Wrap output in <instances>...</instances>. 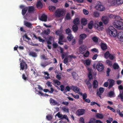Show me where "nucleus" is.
I'll use <instances>...</instances> for the list:
<instances>
[{"mask_svg": "<svg viewBox=\"0 0 123 123\" xmlns=\"http://www.w3.org/2000/svg\"><path fill=\"white\" fill-rule=\"evenodd\" d=\"M108 32L110 35L112 37H115L117 35V30L113 27L110 26L108 28Z\"/></svg>", "mask_w": 123, "mask_h": 123, "instance_id": "obj_1", "label": "nucleus"}, {"mask_svg": "<svg viewBox=\"0 0 123 123\" xmlns=\"http://www.w3.org/2000/svg\"><path fill=\"white\" fill-rule=\"evenodd\" d=\"M113 25L115 27L118 29H123V22L120 20H115L113 23Z\"/></svg>", "mask_w": 123, "mask_h": 123, "instance_id": "obj_2", "label": "nucleus"}, {"mask_svg": "<svg viewBox=\"0 0 123 123\" xmlns=\"http://www.w3.org/2000/svg\"><path fill=\"white\" fill-rule=\"evenodd\" d=\"M55 16L57 17H60L63 16L65 14L64 12L62 9H58L55 12Z\"/></svg>", "mask_w": 123, "mask_h": 123, "instance_id": "obj_3", "label": "nucleus"}, {"mask_svg": "<svg viewBox=\"0 0 123 123\" xmlns=\"http://www.w3.org/2000/svg\"><path fill=\"white\" fill-rule=\"evenodd\" d=\"M27 69V64L25 62H22L20 64V69L23 70H25V71Z\"/></svg>", "mask_w": 123, "mask_h": 123, "instance_id": "obj_4", "label": "nucleus"}, {"mask_svg": "<svg viewBox=\"0 0 123 123\" xmlns=\"http://www.w3.org/2000/svg\"><path fill=\"white\" fill-rule=\"evenodd\" d=\"M104 66L101 63H98L97 65L96 68L98 71H102L104 70Z\"/></svg>", "mask_w": 123, "mask_h": 123, "instance_id": "obj_5", "label": "nucleus"}, {"mask_svg": "<svg viewBox=\"0 0 123 123\" xmlns=\"http://www.w3.org/2000/svg\"><path fill=\"white\" fill-rule=\"evenodd\" d=\"M28 12L30 13H34L35 8L34 6H28L27 7Z\"/></svg>", "mask_w": 123, "mask_h": 123, "instance_id": "obj_6", "label": "nucleus"}, {"mask_svg": "<svg viewBox=\"0 0 123 123\" xmlns=\"http://www.w3.org/2000/svg\"><path fill=\"white\" fill-rule=\"evenodd\" d=\"M86 49V47L84 45H81L79 47L80 52L82 54H84Z\"/></svg>", "mask_w": 123, "mask_h": 123, "instance_id": "obj_7", "label": "nucleus"}, {"mask_svg": "<svg viewBox=\"0 0 123 123\" xmlns=\"http://www.w3.org/2000/svg\"><path fill=\"white\" fill-rule=\"evenodd\" d=\"M95 8L97 10L100 11H103L105 9V7L99 4L96 6Z\"/></svg>", "mask_w": 123, "mask_h": 123, "instance_id": "obj_8", "label": "nucleus"}, {"mask_svg": "<svg viewBox=\"0 0 123 123\" xmlns=\"http://www.w3.org/2000/svg\"><path fill=\"white\" fill-rule=\"evenodd\" d=\"M85 111V110L83 109H79L77 111L76 113L78 116H80L84 114Z\"/></svg>", "mask_w": 123, "mask_h": 123, "instance_id": "obj_9", "label": "nucleus"}, {"mask_svg": "<svg viewBox=\"0 0 123 123\" xmlns=\"http://www.w3.org/2000/svg\"><path fill=\"white\" fill-rule=\"evenodd\" d=\"M117 37L120 41L123 42V31H121L118 32L117 34Z\"/></svg>", "mask_w": 123, "mask_h": 123, "instance_id": "obj_10", "label": "nucleus"}, {"mask_svg": "<svg viewBox=\"0 0 123 123\" xmlns=\"http://www.w3.org/2000/svg\"><path fill=\"white\" fill-rule=\"evenodd\" d=\"M71 88L72 90L75 93H78L80 90V89L76 86H71Z\"/></svg>", "mask_w": 123, "mask_h": 123, "instance_id": "obj_11", "label": "nucleus"}, {"mask_svg": "<svg viewBox=\"0 0 123 123\" xmlns=\"http://www.w3.org/2000/svg\"><path fill=\"white\" fill-rule=\"evenodd\" d=\"M47 16L45 14H43L41 15L39 19L41 21L46 22L47 21Z\"/></svg>", "mask_w": 123, "mask_h": 123, "instance_id": "obj_12", "label": "nucleus"}, {"mask_svg": "<svg viewBox=\"0 0 123 123\" xmlns=\"http://www.w3.org/2000/svg\"><path fill=\"white\" fill-rule=\"evenodd\" d=\"M109 83V85L108 87L109 89L111 88L114 85L115 82V81L112 79H109L108 80Z\"/></svg>", "mask_w": 123, "mask_h": 123, "instance_id": "obj_13", "label": "nucleus"}, {"mask_svg": "<svg viewBox=\"0 0 123 123\" xmlns=\"http://www.w3.org/2000/svg\"><path fill=\"white\" fill-rule=\"evenodd\" d=\"M83 63L86 66H89L90 64L91 61L89 59H86L83 61Z\"/></svg>", "mask_w": 123, "mask_h": 123, "instance_id": "obj_14", "label": "nucleus"}, {"mask_svg": "<svg viewBox=\"0 0 123 123\" xmlns=\"http://www.w3.org/2000/svg\"><path fill=\"white\" fill-rule=\"evenodd\" d=\"M100 46L101 49L103 50H105L107 49V46L105 43H101Z\"/></svg>", "mask_w": 123, "mask_h": 123, "instance_id": "obj_15", "label": "nucleus"}, {"mask_svg": "<svg viewBox=\"0 0 123 123\" xmlns=\"http://www.w3.org/2000/svg\"><path fill=\"white\" fill-rule=\"evenodd\" d=\"M24 25L28 28H32V24L28 22H25Z\"/></svg>", "mask_w": 123, "mask_h": 123, "instance_id": "obj_16", "label": "nucleus"}, {"mask_svg": "<svg viewBox=\"0 0 123 123\" xmlns=\"http://www.w3.org/2000/svg\"><path fill=\"white\" fill-rule=\"evenodd\" d=\"M73 23L74 25H77L79 24L80 23L79 18H75L73 21Z\"/></svg>", "mask_w": 123, "mask_h": 123, "instance_id": "obj_17", "label": "nucleus"}, {"mask_svg": "<svg viewBox=\"0 0 123 123\" xmlns=\"http://www.w3.org/2000/svg\"><path fill=\"white\" fill-rule=\"evenodd\" d=\"M29 55L30 56L34 57H36L37 56V53L32 51H31L29 52Z\"/></svg>", "mask_w": 123, "mask_h": 123, "instance_id": "obj_18", "label": "nucleus"}, {"mask_svg": "<svg viewBox=\"0 0 123 123\" xmlns=\"http://www.w3.org/2000/svg\"><path fill=\"white\" fill-rule=\"evenodd\" d=\"M50 104L54 105H55L58 104L57 102L52 98L50 99Z\"/></svg>", "mask_w": 123, "mask_h": 123, "instance_id": "obj_19", "label": "nucleus"}, {"mask_svg": "<svg viewBox=\"0 0 123 123\" xmlns=\"http://www.w3.org/2000/svg\"><path fill=\"white\" fill-rule=\"evenodd\" d=\"M62 28V27L61 26L60 29L55 31V33L57 35L59 36L62 34V31L61 29Z\"/></svg>", "mask_w": 123, "mask_h": 123, "instance_id": "obj_20", "label": "nucleus"}, {"mask_svg": "<svg viewBox=\"0 0 123 123\" xmlns=\"http://www.w3.org/2000/svg\"><path fill=\"white\" fill-rule=\"evenodd\" d=\"M36 6L38 8H41L43 7V4L40 1H39L36 4Z\"/></svg>", "mask_w": 123, "mask_h": 123, "instance_id": "obj_21", "label": "nucleus"}, {"mask_svg": "<svg viewBox=\"0 0 123 123\" xmlns=\"http://www.w3.org/2000/svg\"><path fill=\"white\" fill-rule=\"evenodd\" d=\"M93 88L94 89L96 88L98 86V82L97 81L94 80L93 82Z\"/></svg>", "mask_w": 123, "mask_h": 123, "instance_id": "obj_22", "label": "nucleus"}, {"mask_svg": "<svg viewBox=\"0 0 123 123\" xmlns=\"http://www.w3.org/2000/svg\"><path fill=\"white\" fill-rule=\"evenodd\" d=\"M115 96V93L113 91H111L109 92L108 94V97L111 98Z\"/></svg>", "mask_w": 123, "mask_h": 123, "instance_id": "obj_23", "label": "nucleus"}, {"mask_svg": "<svg viewBox=\"0 0 123 123\" xmlns=\"http://www.w3.org/2000/svg\"><path fill=\"white\" fill-rule=\"evenodd\" d=\"M73 31L74 32H76L78 29V27L77 25H74L72 27Z\"/></svg>", "mask_w": 123, "mask_h": 123, "instance_id": "obj_24", "label": "nucleus"}, {"mask_svg": "<svg viewBox=\"0 0 123 123\" xmlns=\"http://www.w3.org/2000/svg\"><path fill=\"white\" fill-rule=\"evenodd\" d=\"M28 10V8L27 7H26L22 9V15L23 16H24L26 13L27 10Z\"/></svg>", "mask_w": 123, "mask_h": 123, "instance_id": "obj_25", "label": "nucleus"}, {"mask_svg": "<svg viewBox=\"0 0 123 123\" xmlns=\"http://www.w3.org/2000/svg\"><path fill=\"white\" fill-rule=\"evenodd\" d=\"M43 91L44 92H49L51 93H52L54 91V90L53 88L51 87L50 88V91H49V90L47 89H44Z\"/></svg>", "mask_w": 123, "mask_h": 123, "instance_id": "obj_26", "label": "nucleus"}, {"mask_svg": "<svg viewBox=\"0 0 123 123\" xmlns=\"http://www.w3.org/2000/svg\"><path fill=\"white\" fill-rule=\"evenodd\" d=\"M103 115L99 113H97L96 115V117L97 118L102 119L104 117Z\"/></svg>", "mask_w": 123, "mask_h": 123, "instance_id": "obj_27", "label": "nucleus"}, {"mask_svg": "<svg viewBox=\"0 0 123 123\" xmlns=\"http://www.w3.org/2000/svg\"><path fill=\"white\" fill-rule=\"evenodd\" d=\"M93 23L92 21H91L88 25V27L89 29H92L93 26Z\"/></svg>", "mask_w": 123, "mask_h": 123, "instance_id": "obj_28", "label": "nucleus"}, {"mask_svg": "<svg viewBox=\"0 0 123 123\" xmlns=\"http://www.w3.org/2000/svg\"><path fill=\"white\" fill-rule=\"evenodd\" d=\"M86 35L85 34H80V39L84 40L86 37Z\"/></svg>", "mask_w": 123, "mask_h": 123, "instance_id": "obj_29", "label": "nucleus"}, {"mask_svg": "<svg viewBox=\"0 0 123 123\" xmlns=\"http://www.w3.org/2000/svg\"><path fill=\"white\" fill-rule=\"evenodd\" d=\"M81 24L83 25H86L87 23V20L85 18L82 19L81 20Z\"/></svg>", "mask_w": 123, "mask_h": 123, "instance_id": "obj_30", "label": "nucleus"}, {"mask_svg": "<svg viewBox=\"0 0 123 123\" xmlns=\"http://www.w3.org/2000/svg\"><path fill=\"white\" fill-rule=\"evenodd\" d=\"M66 33L68 35H70L71 34V30L69 28H68L66 29L65 30Z\"/></svg>", "mask_w": 123, "mask_h": 123, "instance_id": "obj_31", "label": "nucleus"}, {"mask_svg": "<svg viewBox=\"0 0 123 123\" xmlns=\"http://www.w3.org/2000/svg\"><path fill=\"white\" fill-rule=\"evenodd\" d=\"M50 32V29H48L46 30H45L43 32L44 34L45 35H48Z\"/></svg>", "mask_w": 123, "mask_h": 123, "instance_id": "obj_32", "label": "nucleus"}, {"mask_svg": "<svg viewBox=\"0 0 123 123\" xmlns=\"http://www.w3.org/2000/svg\"><path fill=\"white\" fill-rule=\"evenodd\" d=\"M62 75V73L60 72H59V74H56V78L59 80H60L61 79V75Z\"/></svg>", "mask_w": 123, "mask_h": 123, "instance_id": "obj_33", "label": "nucleus"}, {"mask_svg": "<svg viewBox=\"0 0 123 123\" xmlns=\"http://www.w3.org/2000/svg\"><path fill=\"white\" fill-rule=\"evenodd\" d=\"M110 54L109 51H107L104 54V56L106 58H107L109 57Z\"/></svg>", "mask_w": 123, "mask_h": 123, "instance_id": "obj_34", "label": "nucleus"}, {"mask_svg": "<svg viewBox=\"0 0 123 123\" xmlns=\"http://www.w3.org/2000/svg\"><path fill=\"white\" fill-rule=\"evenodd\" d=\"M106 64L108 65L109 66H111L112 65V62L111 61L109 60H106Z\"/></svg>", "mask_w": 123, "mask_h": 123, "instance_id": "obj_35", "label": "nucleus"}, {"mask_svg": "<svg viewBox=\"0 0 123 123\" xmlns=\"http://www.w3.org/2000/svg\"><path fill=\"white\" fill-rule=\"evenodd\" d=\"M113 67L114 69H118L119 68V67L118 64L116 63H115L113 64Z\"/></svg>", "mask_w": 123, "mask_h": 123, "instance_id": "obj_36", "label": "nucleus"}, {"mask_svg": "<svg viewBox=\"0 0 123 123\" xmlns=\"http://www.w3.org/2000/svg\"><path fill=\"white\" fill-rule=\"evenodd\" d=\"M72 74L73 78L75 80L76 79L78 76L77 74L73 72L72 73Z\"/></svg>", "mask_w": 123, "mask_h": 123, "instance_id": "obj_37", "label": "nucleus"}, {"mask_svg": "<svg viewBox=\"0 0 123 123\" xmlns=\"http://www.w3.org/2000/svg\"><path fill=\"white\" fill-rule=\"evenodd\" d=\"M22 79H23L25 81L28 80V77L26 76L24 74H22Z\"/></svg>", "mask_w": 123, "mask_h": 123, "instance_id": "obj_38", "label": "nucleus"}, {"mask_svg": "<svg viewBox=\"0 0 123 123\" xmlns=\"http://www.w3.org/2000/svg\"><path fill=\"white\" fill-rule=\"evenodd\" d=\"M89 80H91L92 79V75L91 71H90L88 75Z\"/></svg>", "mask_w": 123, "mask_h": 123, "instance_id": "obj_39", "label": "nucleus"}, {"mask_svg": "<svg viewBox=\"0 0 123 123\" xmlns=\"http://www.w3.org/2000/svg\"><path fill=\"white\" fill-rule=\"evenodd\" d=\"M49 10L51 11H53L55 10L56 7L54 6H49Z\"/></svg>", "mask_w": 123, "mask_h": 123, "instance_id": "obj_40", "label": "nucleus"}, {"mask_svg": "<svg viewBox=\"0 0 123 123\" xmlns=\"http://www.w3.org/2000/svg\"><path fill=\"white\" fill-rule=\"evenodd\" d=\"M93 15L95 17H98L99 16V13L97 11H95L94 12Z\"/></svg>", "mask_w": 123, "mask_h": 123, "instance_id": "obj_41", "label": "nucleus"}, {"mask_svg": "<svg viewBox=\"0 0 123 123\" xmlns=\"http://www.w3.org/2000/svg\"><path fill=\"white\" fill-rule=\"evenodd\" d=\"M47 63V61H45L43 63H42L41 64V65L44 68L48 65Z\"/></svg>", "mask_w": 123, "mask_h": 123, "instance_id": "obj_42", "label": "nucleus"}, {"mask_svg": "<svg viewBox=\"0 0 123 123\" xmlns=\"http://www.w3.org/2000/svg\"><path fill=\"white\" fill-rule=\"evenodd\" d=\"M62 114H60V112H58L57 113L55 116V117L57 116L58 117L61 119H62Z\"/></svg>", "mask_w": 123, "mask_h": 123, "instance_id": "obj_43", "label": "nucleus"}, {"mask_svg": "<svg viewBox=\"0 0 123 123\" xmlns=\"http://www.w3.org/2000/svg\"><path fill=\"white\" fill-rule=\"evenodd\" d=\"M62 110L64 111L69 113V109L68 107H64L62 108Z\"/></svg>", "mask_w": 123, "mask_h": 123, "instance_id": "obj_44", "label": "nucleus"}, {"mask_svg": "<svg viewBox=\"0 0 123 123\" xmlns=\"http://www.w3.org/2000/svg\"><path fill=\"white\" fill-rule=\"evenodd\" d=\"M111 71V70L110 68H107L106 70V76H109L110 73Z\"/></svg>", "mask_w": 123, "mask_h": 123, "instance_id": "obj_45", "label": "nucleus"}, {"mask_svg": "<svg viewBox=\"0 0 123 123\" xmlns=\"http://www.w3.org/2000/svg\"><path fill=\"white\" fill-rule=\"evenodd\" d=\"M73 38V37L71 34L68 35L67 37V38L69 41H71Z\"/></svg>", "mask_w": 123, "mask_h": 123, "instance_id": "obj_46", "label": "nucleus"}, {"mask_svg": "<svg viewBox=\"0 0 123 123\" xmlns=\"http://www.w3.org/2000/svg\"><path fill=\"white\" fill-rule=\"evenodd\" d=\"M38 93L39 94H41V95L42 96H49L48 94H46V93L44 94L42 92H41L40 91H38Z\"/></svg>", "mask_w": 123, "mask_h": 123, "instance_id": "obj_47", "label": "nucleus"}, {"mask_svg": "<svg viewBox=\"0 0 123 123\" xmlns=\"http://www.w3.org/2000/svg\"><path fill=\"white\" fill-rule=\"evenodd\" d=\"M59 38L58 39L59 41H62L64 37V36L62 34L59 36Z\"/></svg>", "mask_w": 123, "mask_h": 123, "instance_id": "obj_48", "label": "nucleus"}, {"mask_svg": "<svg viewBox=\"0 0 123 123\" xmlns=\"http://www.w3.org/2000/svg\"><path fill=\"white\" fill-rule=\"evenodd\" d=\"M103 21L105 25L107 24H108L109 22V19L108 18H106L105 19H104L103 20Z\"/></svg>", "mask_w": 123, "mask_h": 123, "instance_id": "obj_49", "label": "nucleus"}, {"mask_svg": "<svg viewBox=\"0 0 123 123\" xmlns=\"http://www.w3.org/2000/svg\"><path fill=\"white\" fill-rule=\"evenodd\" d=\"M123 3V0H117V4L118 5H121Z\"/></svg>", "mask_w": 123, "mask_h": 123, "instance_id": "obj_50", "label": "nucleus"}, {"mask_svg": "<svg viewBox=\"0 0 123 123\" xmlns=\"http://www.w3.org/2000/svg\"><path fill=\"white\" fill-rule=\"evenodd\" d=\"M92 40L94 42L97 43L98 42V38L96 37H94L92 38Z\"/></svg>", "mask_w": 123, "mask_h": 123, "instance_id": "obj_51", "label": "nucleus"}, {"mask_svg": "<svg viewBox=\"0 0 123 123\" xmlns=\"http://www.w3.org/2000/svg\"><path fill=\"white\" fill-rule=\"evenodd\" d=\"M66 18V19L68 20H70L71 19L70 14L69 13H68L67 14Z\"/></svg>", "mask_w": 123, "mask_h": 123, "instance_id": "obj_52", "label": "nucleus"}, {"mask_svg": "<svg viewBox=\"0 0 123 123\" xmlns=\"http://www.w3.org/2000/svg\"><path fill=\"white\" fill-rule=\"evenodd\" d=\"M71 94L76 99H79V96L78 95H74L73 93H71Z\"/></svg>", "mask_w": 123, "mask_h": 123, "instance_id": "obj_53", "label": "nucleus"}, {"mask_svg": "<svg viewBox=\"0 0 123 123\" xmlns=\"http://www.w3.org/2000/svg\"><path fill=\"white\" fill-rule=\"evenodd\" d=\"M111 4L112 5H115L117 4V0H112V1L111 2Z\"/></svg>", "mask_w": 123, "mask_h": 123, "instance_id": "obj_54", "label": "nucleus"}, {"mask_svg": "<svg viewBox=\"0 0 123 123\" xmlns=\"http://www.w3.org/2000/svg\"><path fill=\"white\" fill-rule=\"evenodd\" d=\"M115 57L114 54H110L109 57L110 59L111 60H113L114 59V57Z\"/></svg>", "mask_w": 123, "mask_h": 123, "instance_id": "obj_55", "label": "nucleus"}, {"mask_svg": "<svg viewBox=\"0 0 123 123\" xmlns=\"http://www.w3.org/2000/svg\"><path fill=\"white\" fill-rule=\"evenodd\" d=\"M54 82L55 84H56L58 85H60V82L57 80H54Z\"/></svg>", "mask_w": 123, "mask_h": 123, "instance_id": "obj_56", "label": "nucleus"}, {"mask_svg": "<svg viewBox=\"0 0 123 123\" xmlns=\"http://www.w3.org/2000/svg\"><path fill=\"white\" fill-rule=\"evenodd\" d=\"M46 117L47 119L48 120H51L52 119V116L51 115H49L48 116H47Z\"/></svg>", "mask_w": 123, "mask_h": 123, "instance_id": "obj_57", "label": "nucleus"}, {"mask_svg": "<svg viewBox=\"0 0 123 123\" xmlns=\"http://www.w3.org/2000/svg\"><path fill=\"white\" fill-rule=\"evenodd\" d=\"M89 52L88 51H87L86 53L84 54V56L85 57H88L89 55Z\"/></svg>", "mask_w": 123, "mask_h": 123, "instance_id": "obj_58", "label": "nucleus"}, {"mask_svg": "<svg viewBox=\"0 0 123 123\" xmlns=\"http://www.w3.org/2000/svg\"><path fill=\"white\" fill-rule=\"evenodd\" d=\"M82 96L83 97V99L84 100L87 97V95L86 93H84Z\"/></svg>", "mask_w": 123, "mask_h": 123, "instance_id": "obj_59", "label": "nucleus"}, {"mask_svg": "<svg viewBox=\"0 0 123 123\" xmlns=\"http://www.w3.org/2000/svg\"><path fill=\"white\" fill-rule=\"evenodd\" d=\"M62 119H66L68 120H69L68 118L67 115H62Z\"/></svg>", "mask_w": 123, "mask_h": 123, "instance_id": "obj_60", "label": "nucleus"}, {"mask_svg": "<svg viewBox=\"0 0 123 123\" xmlns=\"http://www.w3.org/2000/svg\"><path fill=\"white\" fill-rule=\"evenodd\" d=\"M104 89L103 87H100L99 88V92L102 94L104 91Z\"/></svg>", "mask_w": 123, "mask_h": 123, "instance_id": "obj_61", "label": "nucleus"}, {"mask_svg": "<svg viewBox=\"0 0 123 123\" xmlns=\"http://www.w3.org/2000/svg\"><path fill=\"white\" fill-rule=\"evenodd\" d=\"M107 108L110 110H111V111L113 112H115V110L113 108H112L109 106H107Z\"/></svg>", "mask_w": 123, "mask_h": 123, "instance_id": "obj_62", "label": "nucleus"}, {"mask_svg": "<svg viewBox=\"0 0 123 123\" xmlns=\"http://www.w3.org/2000/svg\"><path fill=\"white\" fill-rule=\"evenodd\" d=\"M41 59L44 60H47V58H46V56L44 54H43L41 56Z\"/></svg>", "mask_w": 123, "mask_h": 123, "instance_id": "obj_63", "label": "nucleus"}, {"mask_svg": "<svg viewBox=\"0 0 123 123\" xmlns=\"http://www.w3.org/2000/svg\"><path fill=\"white\" fill-rule=\"evenodd\" d=\"M83 12L84 13L85 15H87L88 13V11L84 9H83Z\"/></svg>", "mask_w": 123, "mask_h": 123, "instance_id": "obj_64", "label": "nucleus"}]
</instances>
